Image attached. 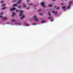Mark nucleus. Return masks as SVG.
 I'll return each instance as SVG.
<instances>
[{
  "mask_svg": "<svg viewBox=\"0 0 73 73\" xmlns=\"http://www.w3.org/2000/svg\"><path fill=\"white\" fill-rule=\"evenodd\" d=\"M38 11H41V9H40L38 10Z\"/></svg>",
  "mask_w": 73,
  "mask_h": 73,
  "instance_id": "cd10ccee",
  "label": "nucleus"
},
{
  "mask_svg": "<svg viewBox=\"0 0 73 73\" xmlns=\"http://www.w3.org/2000/svg\"><path fill=\"white\" fill-rule=\"evenodd\" d=\"M29 8H30L28 7H27V8H26V9H29Z\"/></svg>",
  "mask_w": 73,
  "mask_h": 73,
  "instance_id": "dca6fc26",
  "label": "nucleus"
},
{
  "mask_svg": "<svg viewBox=\"0 0 73 73\" xmlns=\"http://www.w3.org/2000/svg\"><path fill=\"white\" fill-rule=\"evenodd\" d=\"M65 1H67V0H64Z\"/></svg>",
  "mask_w": 73,
  "mask_h": 73,
  "instance_id": "f704fd0d",
  "label": "nucleus"
},
{
  "mask_svg": "<svg viewBox=\"0 0 73 73\" xmlns=\"http://www.w3.org/2000/svg\"><path fill=\"white\" fill-rule=\"evenodd\" d=\"M33 18L35 21H36L37 22L38 21V19L37 18V16L34 15Z\"/></svg>",
  "mask_w": 73,
  "mask_h": 73,
  "instance_id": "7ed1b4c3",
  "label": "nucleus"
},
{
  "mask_svg": "<svg viewBox=\"0 0 73 73\" xmlns=\"http://www.w3.org/2000/svg\"><path fill=\"white\" fill-rule=\"evenodd\" d=\"M45 3H44V2H41L40 3V4L41 5L42 7H45V6L44 5L45 4Z\"/></svg>",
  "mask_w": 73,
  "mask_h": 73,
  "instance_id": "20e7f679",
  "label": "nucleus"
},
{
  "mask_svg": "<svg viewBox=\"0 0 73 73\" xmlns=\"http://www.w3.org/2000/svg\"><path fill=\"white\" fill-rule=\"evenodd\" d=\"M5 4H3V5H2V6L4 7V6H5Z\"/></svg>",
  "mask_w": 73,
  "mask_h": 73,
  "instance_id": "f3484780",
  "label": "nucleus"
},
{
  "mask_svg": "<svg viewBox=\"0 0 73 73\" xmlns=\"http://www.w3.org/2000/svg\"><path fill=\"white\" fill-rule=\"evenodd\" d=\"M33 4L31 3V4H29V5H32Z\"/></svg>",
  "mask_w": 73,
  "mask_h": 73,
  "instance_id": "c85d7f7f",
  "label": "nucleus"
},
{
  "mask_svg": "<svg viewBox=\"0 0 73 73\" xmlns=\"http://www.w3.org/2000/svg\"><path fill=\"white\" fill-rule=\"evenodd\" d=\"M61 5H63V3H62L61 4Z\"/></svg>",
  "mask_w": 73,
  "mask_h": 73,
  "instance_id": "7c9ffc66",
  "label": "nucleus"
},
{
  "mask_svg": "<svg viewBox=\"0 0 73 73\" xmlns=\"http://www.w3.org/2000/svg\"><path fill=\"white\" fill-rule=\"evenodd\" d=\"M15 15H16V14H15V13H13V15H12V17H14V16H15Z\"/></svg>",
  "mask_w": 73,
  "mask_h": 73,
  "instance_id": "1a4fd4ad",
  "label": "nucleus"
},
{
  "mask_svg": "<svg viewBox=\"0 0 73 73\" xmlns=\"http://www.w3.org/2000/svg\"><path fill=\"white\" fill-rule=\"evenodd\" d=\"M11 21L12 22H15V21L13 19H12V20H11Z\"/></svg>",
  "mask_w": 73,
  "mask_h": 73,
  "instance_id": "4468645a",
  "label": "nucleus"
},
{
  "mask_svg": "<svg viewBox=\"0 0 73 73\" xmlns=\"http://www.w3.org/2000/svg\"><path fill=\"white\" fill-rule=\"evenodd\" d=\"M48 19H50V20H51L52 19V17H49L48 18Z\"/></svg>",
  "mask_w": 73,
  "mask_h": 73,
  "instance_id": "f8f14e48",
  "label": "nucleus"
},
{
  "mask_svg": "<svg viewBox=\"0 0 73 73\" xmlns=\"http://www.w3.org/2000/svg\"><path fill=\"white\" fill-rule=\"evenodd\" d=\"M6 7H5L4 8H3L2 9V10H3V9H5V8Z\"/></svg>",
  "mask_w": 73,
  "mask_h": 73,
  "instance_id": "bb28decb",
  "label": "nucleus"
},
{
  "mask_svg": "<svg viewBox=\"0 0 73 73\" xmlns=\"http://www.w3.org/2000/svg\"><path fill=\"white\" fill-rule=\"evenodd\" d=\"M3 13H0L1 15H0V18H2L3 19V21L5 20H8V19L6 17H4L3 16Z\"/></svg>",
  "mask_w": 73,
  "mask_h": 73,
  "instance_id": "f03ea898",
  "label": "nucleus"
},
{
  "mask_svg": "<svg viewBox=\"0 0 73 73\" xmlns=\"http://www.w3.org/2000/svg\"><path fill=\"white\" fill-rule=\"evenodd\" d=\"M23 12V11H21L20 12V14H19V16H21L22 17L20 18L21 20H22L23 19H24V17H25V16H24V15L22 14Z\"/></svg>",
  "mask_w": 73,
  "mask_h": 73,
  "instance_id": "f257e3e1",
  "label": "nucleus"
},
{
  "mask_svg": "<svg viewBox=\"0 0 73 73\" xmlns=\"http://www.w3.org/2000/svg\"><path fill=\"white\" fill-rule=\"evenodd\" d=\"M26 1H27V3H28V2H29V0H27Z\"/></svg>",
  "mask_w": 73,
  "mask_h": 73,
  "instance_id": "b1692460",
  "label": "nucleus"
},
{
  "mask_svg": "<svg viewBox=\"0 0 73 73\" xmlns=\"http://www.w3.org/2000/svg\"><path fill=\"white\" fill-rule=\"evenodd\" d=\"M3 1H1V3H3Z\"/></svg>",
  "mask_w": 73,
  "mask_h": 73,
  "instance_id": "c756f323",
  "label": "nucleus"
},
{
  "mask_svg": "<svg viewBox=\"0 0 73 73\" xmlns=\"http://www.w3.org/2000/svg\"><path fill=\"white\" fill-rule=\"evenodd\" d=\"M56 14H57V12L56 11L55 12H54Z\"/></svg>",
  "mask_w": 73,
  "mask_h": 73,
  "instance_id": "a878e982",
  "label": "nucleus"
},
{
  "mask_svg": "<svg viewBox=\"0 0 73 73\" xmlns=\"http://www.w3.org/2000/svg\"><path fill=\"white\" fill-rule=\"evenodd\" d=\"M23 6L24 7H26V5H25V4L23 5Z\"/></svg>",
  "mask_w": 73,
  "mask_h": 73,
  "instance_id": "5701e85b",
  "label": "nucleus"
},
{
  "mask_svg": "<svg viewBox=\"0 0 73 73\" xmlns=\"http://www.w3.org/2000/svg\"><path fill=\"white\" fill-rule=\"evenodd\" d=\"M66 6L65 5L63 6L62 7V8L63 9H66Z\"/></svg>",
  "mask_w": 73,
  "mask_h": 73,
  "instance_id": "0eeeda50",
  "label": "nucleus"
},
{
  "mask_svg": "<svg viewBox=\"0 0 73 73\" xmlns=\"http://www.w3.org/2000/svg\"><path fill=\"white\" fill-rule=\"evenodd\" d=\"M16 11L17 12H19V11H20V10H18L17 9L16 10Z\"/></svg>",
  "mask_w": 73,
  "mask_h": 73,
  "instance_id": "ddd939ff",
  "label": "nucleus"
},
{
  "mask_svg": "<svg viewBox=\"0 0 73 73\" xmlns=\"http://www.w3.org/2000/svg\"><path fill=\"white\" fill-rule=\"evenodd\" d=\"M21 0H19V1H18L17 3V4H18L19 3H20V2H21Z\"/></svg>",
  "mask_w": 73,
  "mask_h": 73,
  "instance_id": "9b49d317",
  "label": "nucleus"
},
{
  "mask_svg": "<svg viewBox=\"0 0 73 73\" xmlns=\"http://www.w3.org/2000/svg\"><path fill=\"white\" fill-rule=\"evenodd\" d=\"M50 15V13L49 12H48V15Z\"/></svg>",
  "mask_w": 73,
  "mask_h": 73,
  "instance_id": "4be33fe9",
  "label": "nucleus"
},
{
  "mask_svg": "<svg viewBox=\"0 0 73 73\" xmlns=\"http://www.w3.org/2000/svg\"><path fill=\"white\" fill-rule=\"evenodd\" d=\"M39 15H40V16H42L43 14H40V13H39Z\"/></svg>",
  "mask_w": 73,
  "mask_h": 73,
  "instance_id": "aec40b11",
  "label": "nucleus"
},
{
  "mask_svg": "<svg viewBox=\"0 0 73 73\" xmlns=\"http://www.w3.org/2000/svg\"><path fill=\"white\" fill-rule=\"evenodd\" d=\"M25 26H26V25H25Z\"/></svg>",
  "mask_w": 73,
  "mask_h": 73,
  "instance_id": "c9c22d12",
  "label": "nucleus"
},
{
  "mask_svg": "<svg viewBox=\"0 0 73 73\" xmlns=\"http://www.w3.org/2000/svg\"><path fill=\"white\" fill-rule=\"evenodd\" d=\"M19 25H21V23H19Z\"/></svg>",
  "mask_w": 73,
  "mask_h": 73,
  "instance_id": "2f4dec72",
  "label": "nucleus"
},
{
  "mask_svg": "<svg viewBox=\"0 0 73 73\" xmlns=\"http://www.w3.org/2000/svg\"><path fill=\"white\" fill-rule=\"evenodd\" d=\"M52 0L53 1H55V0Z\"/></svg>",
  "mask_w": 73,
  "mask_h": 73,
  "instance_id": "473e14b6",
  "label": "nucleus"
},
{
  "mask_svg": "<svg viewBox=\"0 0 73 73\" xmlns=\"http://www.w3.org/2000/svg\"><path fill=\"white\" fill-rule=\"evenodd\" d=\"M72 3V2H70V3H68V5L67 6V8H68L70 7V5H71V4Z\"/></svg>",
  "mask_w": 73,
  "mask_h": 73,
  "instance_id": "423d86ee",
  "label": "nucleus"
},
{
  "mask_svg": "<svg viewBox=\"0 0 73 73\" xmlns=\"http://www.w3.org/2000/svg\"><path fill=\"white\" fill-rule=\"evenodd\" d=\"M53 21V19H52L51 20V21Z\"/></svg>",
  "mask_w": 73,
  "mask_h": 73,
  "instance_id": "72a5a7b5",
  "label": "nucleus"
},
{
  "mask_svg": "<svg viewBox=\"0 0 73 73\" xmlns=\"http://www.w3.org/2000/svg\"><path fill=\"white\" fill-rule=\"evenodd\" d=\"M56 8V10H57V9H60V8H59L58 7H57L56 6L54 7V8Z\"/></svg>",
  "mask_w": 73,
  "mask_h": 73,
  "instance_id": "6e6552de",
  "label": "nucleus"
},
{
  "mask_svg": "<svg viewBox=\"0 0 73 73\" xmlns=\"http://www.w3.org/2000/svg\"><path fill=\"white\" fill-rule=\"evenodd\" d=\"M51 12L52 13H54V11H51Z\"/></svg>",
  "mask_w": 73,
  "mask_h": 73,
  "instance_id": "a211bd4d",
  "label": "nucleus"
},
{
  "mask_svg": "<svg viewBox=\"0 0 73 73\" xmlns=\"http://www.w3.org/2000/svg\"><path fill=\"white\" fill-rule=\"evenodd\" d=\"M34 7H37V5L36 4L34 5Z\"/></svg>",
  "mask_w": 73,
  "mask_h": 73,
  "instance_id": "6ab92c4d",
  "label": "nucleus"
},
{
  "mask_svg": "<svg viewBox=\"0 0 73 73\" xmlns=\"http://www.w3.org/2000/svg\"><path fill=\"white\" fill-rule=\"evenodd\" d=\"M17 7H18V8L19 7V8H20L21 7L20 6H18Z\"/></svg>",
  "mask_w": 73,
  "mask_h": 73,
  "instance_id": "412c9836",
  "label": "nucleus"
},
{
  "mask_svg": "<svg viewBox=\"0 0 73 73\" xmlns=\"http://www.w3.org/2000/svg\"><path fill=\"white\" fill-rule=\"evenodd\" d=\"M44 21H43L41 23H44Z\"/></svg>",
  "mask_w": 73,
  "mask_h": 73,
  "instance_id": "393cba45",
  "label": "nucleus"
},
{
  "mask_svg": "<svg viewBox=\"0 0 73 73\" xmlns=\"http://www.w3.org/2000/svg\"><path fill=\"white\" fill-rule=\"evenodd\" d=\"M52 5H52V4H50L48 5V6L49 7H52Z\"/></svg>",
  "mask_w": 73,
  "mask_h": 73,
  "instance_id": "9d476101",
  "label": "nucleus"
},
{
  "mask_svg": "<svg viewBox=\"0 0 73 73\" xmlns=\"http://www.w3.org/2000/svg\"><path fill=\"white\" fill-rule=\"evenodd\" d=\"M13 5L14 6H15V7H17V5L16 4H14Z\"/></svg>",
  "mask_w": 73,
  "mask_h": 73,
  "instance_id": "2eb2a0df",
  "label": "nucleus"
},
{
  "mask_svg": "<svg viewBox=\"0 0 73 73\" xmlns=\"http://www.w3.org/2000/svg\"><path fill=\"white\" fill-rule=\"evenodd\" d=\"M15 7H13L12 9H10V12H12L13 11V10H15Z\"/></svg>",
  "mask_w": 73,
  "mask_h": 73,
  "instance_id": "39448f33",
  "label": "nucleus"
}]
</instances>
